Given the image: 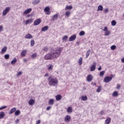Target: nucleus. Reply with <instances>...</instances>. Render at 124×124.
Listing matches in <instances>:
<instances>
[{
	"mask_svg": "<svg viewBox=\"0 0 124 124\" xmlns=\"http://www.w3.org/2000/svg\"><path fill=\"white\" fill-rule=\"evenodd\" d=\"M62 47H57L56 48H52L51 50L50 53H48L45 55L44 59L46 61H50L57 59L61 56L62 53Z\"/></svg>",
	"mask_w": 124,
	"mask_h": 124,
	"instance_id": "nucleus-1",
	"label": "nucleus"
},
{
	"mask_svg": "<svg viewBox=\"0 0 124 124\" xmlns=\"http://www.w3.org/2000/svg\"><path fill=\"white\" fill-rule=\"evenodd\" d=\"M48 84L51 87H56L59 84V80L58 78H53V77H49L47 79Z\"/></svg>",
	"mask_w": 124,
	"mask_h": 124,
	"instance_id": "nucleus-2",
	"label": "nucleus"
},
{
	"mask_svg": "<svg viewBox=\"0 0 124 124\" xmlns=\"http://www.w3.org/2000/svg\"><path fill=\"white\" fill-rule=\"evenodd\" d=\"M10 11V7H7L3 11L2 16H6L7 13Z\"/></svg>",
	"mask_w": 124,
	"mask_h": 124,
	"instance_id": "nucleus-3",
	"label": "nucleus"
},
{
	"mask_svg": "<svg viewBox=\"0 0 124 124\" xmlns=\"http://www.w3.org/2000/svg\"><path fill=\"white\" fill-rule=\"evenodd\" d=\"M112 79H113L112 77L107 76L104 79V82L105 83H109V82H110V81H112Z\"/></svg>",
	"mask_w": 124,
	"mask_h": 124,
	"instance_id": "nucleus-4",
	"label": "nucleus"
},
{
	"mask_svg": "<svg viewBox=\"0 0 124 124\" xmlns=\"http://www.w3.org/2000/svg\"><path fill=\"white\" fill-rule=\"evenodd\" d=\"M95 65H96V62H93V65L90 66V71H94L95 70Z\"/></svg>",
	"mask_w": 124,
	"mask_h": 124,
	"instance_id": "nucleus-5",
	"label": "nucleus"
},
{
	"mask_svg": "<svg viewBox=\"0 0 124 124\" xmlns=\"http://www.w3.org/2000/svg\"><path fill=\"white\" fill-rule=\"evenodd\" d=\"M41 23V19H37L34 22V26H38Z\"/></svg>",
	"mask_w": 124,
	"mask_h": 124,
	"instance_id": "nucleus-6",
	"label": "nucleus"
},
{
	"mask_svg": "<svg viewBox=\"0 0 124 124\" xmlns=\"http://www.w3.org/2000/svg\"><path fill=\"white\" fill-rule=\"evenodd\" d=\"M44 11L45 12H47V15H50V14H51V12H50V8H49V7H46L45 8Z\"/></svg>",
	"mask_w": 124,
	"mask_h": 124,
	"instance_id": "nucleus-7",
	"label": "nucleus"
},
{
	"mask_svg": "<svg viewBox=\"0 0 124 124\" xmlns=\"http://www.w3.org/2000/svg\"><path fill=\"white\" fill-rule=\"evenodd\" d=\"M76 39V35H73L69 38V41H74Z\"/></svg>",
	"mask_w": 124,
	"mask_h": 124,
	"instance_id": "nucleus-8",
	"label": "nucleus"
},
{
	"mask_svg": "<svg viewBox=\"0 0 124 124\" xmlns=\"http://www.w3.org/2000/svg\"><path fill=\"white\" fill-rule=\"evenodd\" d=\"M93 80V76L92 75H89L87 77V81L88 82H92Z\"/></svg>",
	"mask_w": 124,
	"mask_h": 124,
	"instance_id": "nucleus-9",
	"label": "nucleus"
},
{
	"mask_svg": "<svg viewBox=\"0 0 124 124\" xmlns=\"http://www.w3.org/2000/svg\"><path fill=\"white\" fill-rule=\"evenodd\" d=\"M31 8H29L27 10H26L24 12L23 14L25 15H27V14H30L31 12Z\"/></svg>",
	"mask_w": 124,
	"mask_h": 124,
	"instance_id": "nucleus-10",
	"label": "nucleus"
},
{
	"mask_svg": "<svg viewBox=\"0 0 124 124\" xmlns=\"http://www.w3.org/2000/svg\"><path fill=\"white\" fill-rule=\"evenodd\" d=\"M58 18H59V15L58 14L54 15L51 18V21H56V20L58 19Z\"/></svg>",
	"mask_w": 124,
	"mask_h": 124,
	"instance_id": "nucleus-11",
	"label": "nucleus"
},
{
	"mask_svg": "<svg viewBox=\"0 0 124 124\" xmlns=\"http://www.w3.org/2000/svg\"><path fill=\"white\" fill-rule=\"evenodd\" d=\"M55 98L57 101H60V100H62V97L61 94H58L56 96Z\"/></svg>",
	"mask_w": 124,
	"mask_h": 124,
	"instance_id": "nucleus-12",
	"label": "nucleus"
},
{
	"mask_svg": "<svg viewBox=\"0 0 124 124\" xmlns=\"http://www.w3.org/2000/svg\"><path fill=\"white\" fill-rule=\"evenodd\" d=\"M71 118L70 117V116L69 115H66V116L65 117V122L66 123H69L70 122Z\"/></svg>",
	"mask_w": 124,
	"mask_h": 124,
	"instance_id": "nucleus-13",
	"label": "nucleus"
},
{
	"mask_svg": "<svg viewBox=\"0 0 124 124\" xmlns=\"http://www.w3.org/2000/svg\"><path fill=\"white\" fill-rule=\"evenodd\" d=\"M6 51H7V47L6 46H4L1 50V54H4V53H5V52H6Z\"/></svg>",
	"mask_w": 124,
	"mask_h": 124,
	"instance_id": "nucleus-14",
	"label": "nucleus"
},
{
	"mask_svg": "<svg viewBox=\"0 0 124 124\" xmlns=\"http://www.w3.org/2000/svg\"><path fill=\"white\" fill-rule=\"evenodd\" d=\"M16 110H17V108H13L11 109L10 111L9 112V114L10 115H11V114H13V113H14V112H16Z\"/></svg>",
	"mask_w": 124,
	"mask_h": 124,
	"instance_id": "nucleus-15",
	"label": "nucleus"
},
{
	"mask_svg": "<svg viewBox=\"0 0 124 124\" xmlns=\"http://www.w3.org/2000/svg\"><path fill=\"white\" fill-rule=\"evenodd\" d=\"M49 29V27L48 26H45L44 27L42 28V31H48Z\"/></svg>",
	"mask_w": 124,
	"mask_h": 124,
	"instance_id": "nucleus-16",
	"label": "nucleus"
},
{
	"mask_svg": "<svg viewBox=\"0 0 124 124\" xmlns=\"http://www.w3.org/2000/svg\"><path fill=\"white\" fill-rule=\"evenodd\" d=\"M32 37V35L30 33L26 34L25 36V38H27V39H31Z\"/></svg>",
	"mask_w": 124,
	"mask_h": 124,
	"instance_id": "nucleus-17",
	"label": "nucleus"
},
{
	"mask_svg": "<svg viewBox=\"0 0 124 124\" xmlns=\"http://www.w3.org/2000/svg\"><path fill=\"white\" fill-rule=\"evenodd\" d=\"M81 100H83V101H86L88 100V97L86 95H82L81 97Z\"/></svg>",
	"mask_w": 124,
	"mask_h": 124,
	"instance_id": "nucleus-18",
	"label": "nucleus"
},
{
	"mask_svg": "<svg viewBox=\"0 0 124 124\" xmlns=\"http://www.w3.org/2000/svg\"><path fill=\"white\" fill-rule=\"evenodd\" d=\"M73 8V7H72V6L66 5L65 8V10H71V9H72Z\"/></svg>",
	"mask_w": 124,
	"mask_h": 124,
	"instance_id": "nucleus-19",
	"label": "nucleus"
},
{
	"mask_svg": "<svg viewBox=\"0 0 124 124\" xmlns=\"http://www.w3.org/2000/svg\"><path fill=\"white\" fill-rule=\"evenodd\" d=\"M26 54H27V51H26V50H23L21 53V57H25Z\"/></svg>",
	"mask_w": 124,
	"mask_h": 124,
	"instance_id": "nucleus-20",
	"label": "nucleus"
},
{
	"mask_svg": "<svg viewBox=\"0 0 124 124\" xmlns=\"http://www.w3.org/2000/svg\"><path fill=\"white\" fill-rule=\"evenodd\" d=\"M32 21L33 20L31 19H28L25 22V25H28V24H31V23H32Z\"/></svg>",
	"mask_w": 124,
	"mask_h": 124,
	"instance_id": "nucleus-21",
	"label": "nucleus"
},
{
	"mask_svg": "<svg viewBox=\"0 0 124 124\" xmlns=\"http://www.w3.org/2000/svg\"><path fill=\"white\" fill-rule=\"evenodd\" d=\"M71 14V13L70 12V11H66L65 13V16L67 17V18H68V17L70 16Z\"/></svg>",
	"mask_w": 124,
	"mask_h": 124,
	"instance_id": "nucleus-22",
	"label": "nucleus"
},
{
	"mask_svg": "<svg viewBox=\"0 0 124 124\" xmlns=\"http://www.w3.org/2000/svg\"><path fill=\"white\" fill-rule=\"evenodd\" d=\"M103 10V6L102 5H100L98 7L97 11H102Z\"/></svg>",
	"mask_w": 124,
	"mask_h": 124,
	"instance_id": "nucleus-23",
	"label": "nucleus"
},
{
	"mask_svg": "<svg viewBox=\"0 0 124 124\" xmlns=\"http://www.w3.org/2000/svg\"><path fill=\"white\" fill-rule=\"evenodd\" d=\"M29 105H33V104H34V100L31 99L30 100H29Z\"/></svg>",
	"mask_w": 124,
	"mask_h": 124,
	"instance_id": "nucleus-24",
	"label": "nucleus"
},
{
	"mask_svg": "<svg viewBox=\"0 0 124 124\" xmlns=\"http://www.w3.org/2000/svg\"><path fill=\"white\" fill-rule=\"evenodd\" d=\"M20 114H21V111H20V110H16L15 113V116H19Z\"/></svg>",
	"mask_w": 124,
	"mask_h": 124,
	"instance_id": "nucleus-25",
	"label": "nucleus"
},
{
	"mask_svg": "<svg viewBox=\"0 0 124 124\" xmlns=\"http://www.w3.org/2000/svg\"><path fill=\"white\" fill-rule=\"evenodd\" d=\"M67 112L68 113H72V108H71V107H68L67 109Z\"/></svg>",
	"mask_w": 124,
	"mask_h": 124,
	"instance_id": "nucleus-26",
	"label": "nucleus"
},
{
	"mask_svg": "<svg viewBox=\"0 0 124 124\" xmlns=\"http://www.w3.org/2000/svg\"><path fill=\"white\" fill-rule=\"evenodd\" d=\"M49 105H53L54 104V99H50L48 102Z\"/></svg>",
	"mask_w": 124,
	"mask_h": 124,
	"instance_id": "nucleus-27",
	"label": "nucleus"
},
{
	"mask_svg": "<svg viewBox=\"0 0 124 124\" xmlns=\"http://www.w3.org/2000/svg\"><path fill=\"white\" fill-rule=\"evenodd\" d=\"M17 62V59L15 58L13 60H12L11 62V64H15V63H16Z\"/></svg>",
	"mask_w": 124,
	"mask_h": 124,
	"instance_id": "nucleus-28",
	"label": "nucleus"
},
{
	"mask_svg": "<svg viewBox=\"0 0 124 124\" xmlns=\"http://www.w3.org/2000/svg\"><path fill=\"white\" fill-rule=\"evenodd\" d=\"M91 53V49H88L86 54V58H88L90 56V54Z\"/></svg>",
	"mask_w": 124,
	"mask_h": 124,
	"instance_id": "nucleus-29",
	"label": "nucleus"
},
{
	"mask_svg": "<svg viewBox=\"0 0 124 124\" xmlns=\"http://www.w3.org/2000/svg\"><path fill=\"white\" fill-rule=\"evenodd\" d=\"M53 66L52 64H49L47 66V69L48 70H52Z\"/></svg>",
	"mask_w": 124,
	"mask_h": 124,
	"instance_id": "nucleus-30",
	"label": "nucleus"
},
{
	"mask_svg": "<svg viewBox=\"0 0 124 124\" xmlns=\"http://www.w3.org/2000/svg\"><path fill=\"white\" fill-rule=\"evenodd\" d=\"M4 118V112H0V119H3Z\"/></svg>",
	"mask_w": 124,
	"mask_h": 124,
	"instance_id": "nucleus-31",
	"label": "nucleus"
},
{
	"mask_svg": "<svg viewBox=\"0 0 124 124\" xmlns=\"http://www.w3.org/2000/svg\"><path fill=\"white\" fill-rule=\"evenodd\" d=\"M119 93H118V92L115 91L113 93H112V96H118V95H119Z\"/></svg>",
	"mask_w": 124,
	"mask_h": 124,
	"instance_id": "nucleus-32",
	"label": "nucleus"
},
{
	"mask_svg": "<svg viewBox=\"0 0 124 124\" xmlns=\"http://www.w3.org/2000/svg\"><path fill=\"white\" fill-rule=\"evenodd\" d=\"M104 74H105V71H102L100 73V77H103L104 76Z\"/></svg>",
	"mask_w": 124,
	"mask_h": 124,
	"instance_id": "nucleus-33",
	"label": "nucleus"
},
{
	"mask_svg": "<svg viewBox=\"0 0 124 124\" xmlns=\"http://www.w3.org/2000/svg\"><path fill=\"white\" fill-rule=\"evenodd\" d=\"M31 57L32 59H36V58L37 57V53H34L32 54Z\"/></svg>",
	"mask_w": 124,
	"mask_h": 124,
	"instance_id": "nucleus-34",
	"label": "nucleus"
},
{
	"mask_svg": "<svg viewBox=\"0 0 124 124\" xmlns=\"http://www.w3.org/2000/svg\"><path fill=\"white\" fill-rule=\"evenodd\" d=\"M10 57V55H9V54H5L4 56V59H5V60H8V59H9Z\"/></svg>",
	"mask_w": 124,
	"mask_h": 124,
	"instance_id": "nucleus-35",
	"label": "nucleus"
},
{
	"mask_svg": "<svg viewBox=\"0 0 124 124\" xmlns=\"http://www.w3.org/2000/svg\"><path fill=\"white\" fill-rule=\"evenodd\" d=\"M68 38V36L67 35H65L63 37L62 40L63 41H66V40H67Z\"/></svg>",
	"mask_w": 124,
	"mask_h": 124,
	"instance_id": "nucleus-36",
	"label": "nucleus"
},
{
	"mask_svg": "<svg viewBox=\"0 0 124 124\" xmlns=\"http://www.w3.org/2000/svg\"><path fill=\"white\" fill-rule=\"evenodd\" d=\"M39 2H40V1L39 0H35L33 2V4H38V3H39Z\"/></svg>",
	"mask_w": 124,
	"mask_h": 124,
	"instance_id": "nucleus-37",
	"label": "nucleus"
},
{
	"mask_svg": "<svg viewBox=\"0 0 124 124\" xmlns=\"http://www.w3.org/2000/svg\"><path fill=\"white\" fill-rule=\"evenodd\" d=\"M85 31H81L79 33V35H80V36H83V35H85Z\"/></svg>",
	"mask_w": 124,
	"mask_h": 124,
	"instance_id": "nucleus-38",
	"label": "nucleus"
},
{
	"mask_svg": "<svg viewBox=\"0 0 124 124\" xmlns=\"http://www.w3.org/2000/svg\"><path fill=\"white\" fill-rule=\"evenodd\" d=\"M82 62H83V58L82 57H80L79 59V62H78V63L79 65H81V64H82Z\"/></svg>",
	"mask_w": 124,
	"mask_h": 124,
	"instance_id": "nucleus-39",
	"label": "nucleus"
},
{
	"mask_svg": "<svg viewBox=\"0 0 124 124\" xmlns=\"http://www.w3.org/2000/svg\"><path fill=\"white\" fill-rule=\"evenodd\" d=\"M110 122H111V119L110 118H108L106 120L105 122L106 124H110Z\"/></svg>",
	"mask_w": 124,
	"mask_h": 124,
	"instance_id": "nucleus-40",
	"label": "nucleus"
},
{
	"mask_svg": "<svg viewBox=\"0 0 124 124\" xmlns=\"http://www.w3.org/2000/svg\"><path fill=\"white\" fill-rule=\"evenodd\" d=\"M110 31H106L105 34L106 35V36H107L108 35H110Z\"/></svg>",
	"mask_w": 124,
	"mask_h": 124,
	"instance_id": "nucleus-41",
	"label": "nucleus"
},
{
	"mask_svg": "<svg viewBox=\"0 0 124 124\" xmlns=\"http://www.w3.org/2000/svg\"><path fill=\"white\" fill-rule=\"evenodd\" d=\"M35 42L34 40H31V46H34Z\"/></svg>",
	"mask_w": 124,
	"mask_h": 124,
	"instance_id": "nucleus-42",
	"label": "nucleus"
},
{
	"mask_svg": "<svg viewBox=\"0 0 124 124\" xmlns=\"http://www.w3.org/2000/svg\"><path fill=\"white\" fill-rule=\"evenodd\" d=\"M111 25L112 26H116V25H117V22L115 20H112L111 21Z\"/></svg>",
	"mask_w": 124,
	"mask_h": 124,
	"instance_id": "nucleus-43",
	"label": "nucleus"
},
{
	"mask_svg": "<svg viewBox=\"0 0 124 124\" xmlns=\"http://www.w3.org/2000/svg\"><path fill=\"white\" fill-rule=\"evenodd\" d=\"M100 91H101V86H98V88L96 90L97 93H100Z\"/></svg>",
	"mask_w": 124,
	"mask_h": 124,
	"instance_id": "nucleus-44",
	"label": "nucleus"
},
{
	"mask_svg": "<svg viewBox=\"0 0 124 124\" xmlns=\"http://www.w3.org/2000/svg\"><path fill=\"white\" fill-rule=\"evenodd\" d=\"M104 12L105 14H107V13L109 12V8H106L104 10Z\"/></svg>",
	"mask_w": 124,
	"mask_h": 124,
	"instance_id": "nucleus-45",
	"label": "nucleus"
},
{
	"mask_svg": "<svg viewBox=\"0 0 124 124\" xmlns=\"http://www.w3.org/2000/svg\"><path fill=\"white\" fill-rule=\"evenodd\" d=\"M116 48H117V47L115 45H113L110 47L111 50H115Z\"/></svg>",
	"mask_w": 124,
	"mask_h": 124,
	"instance_id": "nucleus-46",
	"label": "nucleus"
},
{
	"mask_svg": "<svg viewBox=\"0 0 124 124\" xmlns=\"http://www.w3.org/2000/svg\"><path fill=\"white\" fill-rule=\"evenodd\" d=\"M22 74H23V72H19L17 74H16V76L17 77H19V76H21V75H22Z\"/></svg>",
	"mask_w": 124,
	"mask_h": 124,
	"instance_id": "nucleus-47",
	"label": "nucleus"
},
{
	"mask_svg": "<svg viewBox=\"0 0 124 124\" xmlns=\"http://www.w3.org/2000/svg\"><path fill=\"white\" fill-rule=\"evenodd\" d=\"M116 89L117 90H120L121 89V85L117 84V86L116 87Z\"/></svg>",
	"mask_w": 124,
	"mask_h": 124,
	"instance_id": "nucleus-48",
	"label": "nucleus"
},
{
	"mask_svg": "<svg viewBox=\"0 0 124 124\" xmlns=\"http://www.w3.org/2000/svg\"><path fill=\"white\" fill-rule=\"evenodd\" d=\"M5 108H7V106H3L0 108V110H3V109H5Z\"/></svg>",
	"mask_w": 124,
	"mask_h": 124,
	"instance_id": "nucleus-49",
	"label": "nucleus"
},
{
	"mask_svg": "<svg viewBox=\"0 0 124 124\" xmlns=\"http://www.w3.org/2000/svg\"><path fill=\"white\" fill-rule=\"evenodd\" d=\"M43 50L44 51H45V52H47L48 51V47H45L43 48Z\"/></svg>",
	"mask_w": 124,
	"mask_h": 124,
	"instance_id": "nucleus-50",
	"label": "nucleus"
},
{
	"mask_svg": "<svg viewBox=\"0 0 124 124\" xmlns=\"http://www.w3.org/2000/svg\"><path fill=\"white\" fill-rule=\"evenodd\" d=\"M3 31V27L2 26H0V31Z\"/></svg>",
	"mask_w": 124,
	"mask_h": 124,
	"instance_id": "nucleus-51",
	"label": "nucleus"
},
{
	"mask_svg": "<svg viewBox=\"0 0 124 124\" xmlns=\"http://www.w3.org/2000/svg\"><path fill=\"white\" fill-rule=\"evenodd\" d=\"M104 31H108V28L107 27H105L103 30Z\"/></svg>",
	"mask_w": 124,
	"mask_h": 124,
	"instance_id": "nucleus-52",
	"label": "nucleus"
},
{
	"mask_svg": "<svg viewBox=\"0 0 124 124\" xmlns=\"http://www.w3.org/2000/svg\"><path fill=\"white\" fill-rule=\"evenodd\" d=\"M19 122H20V120L19 119H17L15 121V123L16 124H19Z\"/></svg>",
	"mask_w": 124,
	"mask_h": 124,
	"instance_id": "nucleus-53",
	"label": "nucleus"
},
{
	"mask_svg": "<svg viewBox=\"0 0 124 124\" xmlns=\"http://www.w3.org/2000/svg\"><path fill=\"white\" fill-rule=\"evenodd\" d=\"M100 115H102L104 114V111L102 110L100 112Z\"/></svg>",
	"mask_w": 124,
	"mask_h": 124,
	"instance_id": "nucleus-54",
	"label": "nucleus"
},
{
	"mask_svg": "<svg viewBox=\"0 0 124 124\" xmlns=\"http://www.w3.org/2000/svg\"><path fill=\"white\" fill-rule=\"evenodd\" d=\"M48 76H49L48 73H46L44 75V77H48Z\"/></svg>",
	"mask_w": 124,
	"mask_h": 124,
	"instance_id": "nucleus-55",
	"label": "nucleus"
},
{
	"mask_svg": "<svg viewBox=\"0 0 124 124\" xmlns=\"http://www.w3.org/2000/svg\"><path fill=\"white\" fill-rule=\"evenodd\" d=\"M50 109H51V107H47L46 108V110L47 111H49V110H50Z\"/></svg>",
	"mask_w": 124,
	"mask_h": 124,
	"instance_id": "nucleus-56",
	"label": "nucleus"
},
{
	"mask_svg": "<svg viewBox=\"0 0 124 124\" xmlns=\"http://www.w3.org/2000/svg\"><path fill=\"white\" fill-rule=\"evenodd\" d=\"M40 124V120H38L37 123H36V124Z\"/></svg>",
	"mask_w": 124,
	"mask_h": 124,
	"instance_id": "nucleus-57",
	"label": "nucleus"
},
{
	"mask_svg": "<svg viewBox=\"0 0 124 124\" xmlns=\"http://www.w3.org/2000/svg\"><path fill=\"white\" fill-rule=\"evenodd\" d=\"M98 70H99V71H100V70H101V66H100V67L98 68Z\"/></svg>",
	"mask_w": 124,
	"mask_h": 124,
	"instance_id": "nucleus-58",
	"label": "nucleus"
},
{
	"mask_svg": "<svg viewBox=\"0 0 124 124\" xmlns=\"http://www.w3.org/2000/svg\"><path fill=\"white\" fill-rule=\"evenodd\" d=\"M121 62H124V58H123L121 59Z\"/></svg>",
	"mask_w": 124,
	"mask_h": 124,
	"instance_id": "nucleus-59",
	"label": "nucleus"
},
{
	"mask_svg": "<svg viewBox=\"0 0 124 124\" xmlns=\"http://www.w3.org/2000/svg\"><path fill=\"white\" fill-rule=\"evenodd\" d=\"M23 61H24L25 62H27V59H24V60H23Z\"/></svg>",
	"mask_w": 124,
	"mask_h": 124,
	"instance_id": "nucleus-60",
	"label": "nucleus"
},
{
	"mask_svg": "<svg viewBox=\"0 0 124 124\" xmlns=\"http://www.w3.org/2000/svg\"><path fill=\"white\" fill-rule=\"evenodd\" d=\"M111 76L112 78H113V77H114V75H111Z\"/></svg>",
	"mask_w": 124,
	"mask_h": 124,
	"instance_id": "nucleus-61",
	"label": "nucleus"
},
{
	"mask_svg": "<svg viewBox=\"0 0 124 124\" xmlns=\"http://www.w3.org/2000/svg\"><path fill=\"white\" fill-rule=\"evenodd\" d=\"M94 85H96V83H94Z\"/></svg>",
	"mask_w": 124,
	"mask_h": 124,
	"instance_id": "nucleus-62",
	"label": "nucleus"
}]
</instances>
